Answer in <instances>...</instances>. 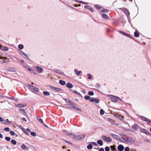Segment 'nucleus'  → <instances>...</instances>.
<instances>
[{"label": "nucleus", "instance_id": "14", "mask_svg": "<svg viewBox=\"0 0 151 151\" xmlns=\"http://www.w3.org/2000/svg\"><path fill=\"white\" fill-rule=\"evenodd\" d=\"M139 35V32L137 30H136L134 33V36L136 37H138Z\"/></svg>", "mask_w": 151, "mask_h": 151}, {"label": "nucleus", "instance_id": "34", "mask_svg": "<svg viewBox=\"0 0 151 151\" xmlns=\"http://www.w3.org/2000/svg\"><path fill=\"white\" fill-rule=\"evenodd\" d=\"M93 147V146L91 144H89L87 146V148L88 149L90 150Z\"/></svg>", "mask_w": 151, "mask_h": 151}, {"label": "nucleus", "instance_id": "53", "mask_svg": "<svg viewBox=\"0 0 151 151\" xmlns=\"http://www.w3.org/2000/svg\"><path fill=\"white\" fill-rule=\"evenodd\" d=\"M88 78L89 79H91L92 78V76H91V75L90 74L88 73Z\"/></svg>", "mask_w": 151, "mask_h": 151}, {"label": "nucleus", "instance_id": "49", "mask_svg": "<svg viewBox=\"0 0 151 151\" xmlns=\"http://www.w3.org/2000/svg\"><path fill=\"white\" fill-rule=\"evenodd\" d=\"M4 130L6 131L9 132L10 129L8 127H5L4 128Z\"/></svg>", "mask_w": 151, "mask_h": 151}, {"label": "nucleus", "instance_id": "36", "mask_svg": "<svg viewBox=\"0 0 151 151\" xmlns=\"http://www.w3.org/2000/svg\"><path fill=\"white\" fill-rule=\"evenodd\" d=\"M37 119L38 120V121L40 122L41 124H42L43 123V121L39 117H37Z\"/></svg>", "mask_w": 151, "mask_h": 151}, {"label": "nucleus", "instance_id": "46", "mask_svg": "<svg viewBox=\"0 0 151 151\" xmlns=\"http://www.w3.org/2000/svg\"><path fill=\"white\" fill-rule=\"evenodd\" d=\"M5 139L8 141H9L11 140V138L9 137H5Z\"/></svg>", "mask_w": 151, "mask_h": 151}, {"label": "nucleus", "instance_id": "22", "mask_svg": "<svg viewBox=\"0 0 151 151\" xmlns=\"http://www.w3.org/2000/svg\"><path fill=\"white\" fill-rule=\"evenodd\" d=\"M76 1L77 2L79 3H80L83 4H88V3L86 2H84L83 1H78L77 0H76Z\"/></svg>", "mask_w": 151, "mask_h": 151}, {"label": "nucleus", "instance_id": "2", "mask_svg": "<svg viewBox=\"0 0 151 151\" xmlns=\"http://www.w3.org/2000/svg\"><path fill=\"white\" fill-rule=\"evenodd\" d=\"M122 139L124 140L126 142H129L131 143H134L135 141L132 138L129 136H127L126 137V139L122 138Z\"/></svg>", "mask_w": 151, "mask_h": 151}, {"label": "nucleus", "instance_id": "64", "mask_svg": "<svg viewBox=\"0 0 151 151\" xmlns=\"http://www.w3.org/2000/svg\"><path fill=\"white\" fill-rule=\"evenodd\" d=\"M96 88H99L100 87V85L99 84H97L96 85Z\"/></svg>", "mask_w": 151, "mask_h": 151}, {"label": "nucleus", "instance_id": "56", "mask_svg": "<svg viewBox=\"0 0 151 151\" xmlns=\"http://www.w3.org/2000/svg\"><path fill=\"white\" fill-rule=\"evenodd\" d=\"M64 141L67 143H68L69 144H70V145H72V143H71L70 142H69V141H68L66 140H64Z\"/></svg>", "mask_w": 151, "mask_h": 151}, {"label": "nucleus", "instance_id": "60", "mask_svg": "<svg viewBox=\"0 0 151 151\" xmlns=\"http://www.w3.org/2000/svg\"><path fill=\"white\" fill-rule=\"evenodd\" d=\"M144 141L145 142H147L148 143H149L150 142V141L148 139H145Z\"/></svg>", "mask_w": 151, "mask_h": 151}, {"label": "nucleus", "instance_id": "61", "mask_svg": "<svg viewBox=\"0 0 151 151\" xmlns=\"http://www.w3.org/2000/svg\"><path fill=\"white\" fill-rule=\"evenodd\" d=\"M99 151H104V149L103 148H101L99 150Z\"/></svg>", "mask_w": 151, "mask_h": 151}, {"label": "nucleus", "instance_id": "23", "mask_svg": "<svg viewBox=\"0 0 151 151\" xmlns=\"http://www.w3.org/2000/svg\"><path fill=\"white\" fill-rule=\"evenodd\" d=\"M102 16L104 19H106L109 18L108 16L105 14H102Z\"/></svg>", "mask_w": 151, "mask_h": 151}, {"label": "nucleus", "instance_id": "42", "mask_svg": "<svg viewBox=\"0 0 151 151\" xmlns=\"http://www.w3.org/2000/svg\"><path fill=\"white\" fill-rule=\"evenodd\" d=\"M21 147L22 149H25L26 148V146L25 145L23 144L21 146Z\"/></svg>", "mask_w": 151, "mask_h": 151}, {"label": "nucleus", "instance_id": "30", "mask_svg": "<svg viewBox=\"0 0 151 151\" xmlns=\"http://www.w3.org/2000/svg\"><path fill=\"white\" fill-rule=\"evenodd\" d=\"M97 143L100 146H102L103 145L102 141L101 140L99 139L97 141Z\"/></svg>", "mask_w": 151, "mask_h": 151}, {"label": "nucleus", "instance_id": "40", "mask_svg": "<svg viewBox=\"0 0 151 151\" xmlns=\"http://www.w3.org/2000/svg\"><path fill=\"white\" fill-rule=\"evenodd\" d=\"M6 121V122H4V124H6L7 125L9 124L10 123L9 121L8 120V119H7Z\"/></svg>", "mask_w": 151, "mask_h": 151}, {"label": "nucleus", "instance_id": "1", "mask_svg": "<svg viewBox=\"0 0 151 151\" xmlns=\"http://www.w3.org/2000/svg\"><path fill=\"white\" fill-rule=\"evenodd\" d=\"M85 135V134H83L82 135L76 136L75 135L72 138L76 140H80L83 139Z\"/></svg>", "mask_w": 151, "mask_h": 151}, {"label": "nucleus", "instance_id": "51", "mask_svg": "<svg viewBox=\"0 0 151 151\" xmlns=\"http://www.w3.org/2000/svg\"><path fill=\"white\" fill-rule=\"evenodd\" d=\"M10 133L12 135H14L15 134V133L12 131H10Z\"/></svg>", "mask_w": 151, "mask_h": 151}, {"label": "nucleus", "instance_id": "39", "mask_svg": "<svg viewBox=\"0 0 151 151\" xmlns=\"http://www.w3.org/2000/svg\"><path fill=\"white\" fill-rule=\"evenodd\" d=\"M11 142L14 145H15L17 143V142L14 139L12 140Z\"/></svg>", "mask_w": 151, "mask_h": 151}, {"label": "nucleus", "instance_id": "25", "mask_svg": "<svg viewBox=\"0 0 151 151\" xmlns=\"http://www.w3.org/2000/svg\"><path fill=\"white\" fill-rule=\"evenodd\" d=\"M6 70L9 71L14 72L15 70V69L13 68H8Z\"/></svg>", "mask_w": 151, "mask_h": 151}, {"label": "nucleus", "instance_id": "48", "mask_svg": "<svg viewBox=\"0 0 151 151\" xmlns=\"http://www.w3.org/2000/svg\"><path fill=\"white\" fill-rule=\"evenodd\" d=\"M105 150L106 151H110V148L108 147H105Z\"/></svg>", "mask_w": 151, "mask_h": 151}, {"label": "nucleus", "instance_id": "16", "mask_svg": "<svg viewBox=\"0 0 151 151\" xmlns=\"http://www.w3.org/2000/svg\"><path fill=\"white\" fill-rule=\"evenodd\" d=\"M19 111L20 112L22 113L23 114L27 115V114L25 110L24 109H20L19 110Z\"/></svg>", "mask_w": 151, "mask_h": 151}, {"label": "nucleus", "instance_id": "62", "mask_svg": "<svg viewBox=\"0 0 151 151\" xmlns=\"http://www.w3.org/2000/svg\"><path fill=\"white\" fill-rule=\"evenodd\" d=\"M108 120L109 122H112V121H113V120H112L110 118H108Z\"/></svg>", "mask_w": 151, "mask_h": 151}, {"label": "nucleus", "instance_id": "59", "mask_svg": "<svg viewBox=\"0 0 151 151\" xmlns=\"http://www.w3.org/2000/svg\"><path fill=\"white\" fill-rule=\"evenodd\" d=\"M49 87L52 90H55V87L52 86H50Z\"/></svg>", "mask_w": 151, "mask_h": 151}, {"label": "nucleus", "instance_id": "12", "mask_svg": "<svg viewBox=\"0 0 151 151\" xmlns=\"http://www.w3.org/2000/svg\"><path fill=\"white\" fill-rule=\"evenodd\" d=\"M28 86H29L30 87V88H31L32 89L36 91H39V90L38 88H36L34 86H31V85H30L29 84H28Z\"/></svg>", "mask_w": 151, "mask_h": 151}, {"label": "nucleus", "instance_id": "13", "mask_svg": "<svg viewBox=\"0 0 151 151\" xmlns=\"http://www.w3.org/2000/svg\"><path fill=\"white\" fill-rule=\"evenodd\" d=\"M119 151H123L124 149V147L121 145H119L117 147Z\"/></svg>", "mask_w": 151, "mask_h": 151}, {"label": "nucleus", "instance_id": "11", "mask_svg": "<svg viewBox=\"0 0 151 151\" xmlns=\"http://www.w3.org/2000/svg\"><path fill=\"white\" fill-rule=\"evenodd\" d=\"M20 54L24 58L26 59H29V58L27 56V55L23 52L22 51H21L20 52Z\"/></svg>", "mask_w": 151, "mask_h": 151}, {"label": "nucleus", "instance_id": "7", "mask_svg": "<svg viewBox=\"0 0 151 151\" xmlns=\"http://www.w3.org/2000/svg\"><path fill=\"white\" fill-rule=\"evenodd\" d=\"M140 131L141 132L144 133L147 135H150V133L148 131L144 128H140Z\"/></svg>", "mask_w": 151, "mask_h": 151}, {"label": "nucleus", "instance_id": "15", "mask_svg": "<svg viewBox=\"0 0 151 151\" xmlns=\"http://www.w3.org/2000/svg\"><path fill=\"white\" fill-rule=\"evenodd\" d=\"M65 100L67 103L72 104L74 105L75 104L72 101L68 99H66Z\"/></svg>", "mask_w": 151, "mask_h": 151}, {"label": "nucleus", "instance_id": "20", "mask_svg": "<svg viewBox=\"0 0 151 151\" xmlns=\"http://www.w3.org/2000/svg\"><path fill=\"white\" fill-rule=\"evenodd\" d=\"M66 86L69 88H72L73 87V85L70 83H68L66 85Z\"/></svg>", "mask_w": 151, "mask_h": 151}, {"label": "nucleus", "instance_id": "45", "mask_svg": "<svg viewBox=\"0 0 151 151\" xmlns=\"http://www.w3.org/2000/svg\"><path fill=\"white\" fill-rule=\"evenodd\" d=\"M28 70L30 71L31 73L35 74V72L32 69L29 68Z\"/></svg>", "mask_w": 151, "mask_h": 151}, {"label": "nucleus", "instance_id": "26", "mask_svg": "<svg viewBox=\"0 0 151 151\" xmlns=\"http://www.w3.org/2000/svg\"><path fill=\"white\" fill-rule=\"evenodd\" d=\"M94 6L97 9V10L100 9L102 7L101 6H100L98 4H95L94 5Z\"/></svg>", "mask_w": 151, "mask_h": 151}, {"label": "nucleus", "instance_id": "38", "mask_svg": "<svg viewBox=\"0 0 151 151\" xmlns=\"http://www.w3.org/2000/svg\"><path fill=\"white\" fill-rule=\"evenodd\" d=\"M30 134L32 135L34 137H35L36 135V133L34 132H31Z\"/></svg>", "mask_w": 151, "mask_h": 151}, {"label": "nucleus", "instance_id": "31", "mask_svg": "<svg viewBox=\"0 0 151 151\" xmlns=\"http://www.w3.org/2000/svg\"><path fill=\"white\" fill-rule=\"evenodd\" d=\"M72 108H73L78 111H82V110L79 108L78 107L76 106H73V107H72Z\"/></svg>", "mask_w": 151, "mask_h": 151}, {"label": "nucleus", "instance_id": "43", "mask_svg": "<svg viewBox=\"0 0 151 151\" xmlns=\"http://www.w3.org/2000/svg\"><path fill=\"white\" fill-rule=\"evenodd\" d=\"M88 94L90 96H93L94 95V93L93 91H89L88 92Z\"/></svg>", "mask_w": 151, "mask_h": 151}, {"label": "nucleus", "instance_id": "50", "mask_svg": "<svg viewBox=\"0 0 151 151\" xmlns=\"http://www.w3.org/2000/svg\"><path fill=\"white\" fill-rule=\"evenodd\" d=\"M66 106H67V107L71 108H72V107H73V105L69 104H67L66 105Z\"/></svg>", "mask_w": 151, "mask_h": 151}, {"label": "nucleus", "instance_id": "54", "mask_svg": "<svg viewBox=\"0 0 151 151\" xmlns=\"http://www.w3.org/2000/svg\"><path fill=\"white\" fill-rule=\"evenodd\" d=\"M73 93H75V94H76L77 95H79L80 94V93H78V92H77L76 91H75V90H74L73 91Z\"/></svg>", "mask_w": 151, "mask_h": 151}, {"label": "nucleus", "instance_id": "63", "mask_svg": "<svg viewBox=\"0 0 151 151\" xmlns=\"http://www.w3.org/2000/svg\"><path fill=\"white\" fill-rule=\"evenodd\" d=\"M24 133L25 134H26L27 135H29V134L26 131H24Z\"/></svg>", "mask_w": 151, "mask_h": 151}, {"label": "nucleus", "instance_id": "24", "mask_svg": "<svg viewBox=\"0 0 151 151\" xmlns=\"http://www.w3.org/2000/svg\"><path fill=\"white\" fill-rule=\"evenodd\" d=\"M36 68L40 72H41L43 70L42 68L41 67L36 66Z\"/></svg>", "mask_w": 151, "mask_h": 151}, {"label": "nucleus", "instance_id": "44", "mask_svg": "<svg viewBox=\"0 0 151 151\" xmlns=\"http://www.w3.org/2000/svg\"><path fill=\"white\" fill-rule=\"evenodd\" d=\"M104 111L103 109H101L100 111V114L101 115H103L104 114Z\"/></svg>", "mask_w": 151, "mask_h": 151}, {"label": "nucleus", "instance_id": "8", "mask_svg": "<svg viewBox=\"0 0 151 151\" xmlns=\"http://www.w3.org/2000/svg\"><path fill=\"white\" fill-rule=\"evenodd\" d=\"M111 136L112 137L118 140H120L121 141H122L121 140V139L120 138V137L115 134H113V133H111L110 134Z\"/></svg>", "mask_w": 151, "mask_h": 151}, {"label": "nucleus", "instance_id": "3", "mask_svg": "<svg viewBox=\"0 0 151 151\" xmlns=\"http://www.w3.org/2000/svg\"><path fill=\"white\" fill-rule=\"evenodd\" d=\"M119 9L122 10L127 17H129L130 13L127 9L125 8H119Z\"/></svg>", "mask_w": 151, "mask_h": 151}, {"label": "nucleus", "instance_id": "52", "mask_svg": "<svg viewBox=\"0 0 151 151\" xmlns=\"http://www.w3.org/2000/svg\"><path fill=\"white\" fill-rule=\"evenodd\" d=\"M110 147L111 149V151H112V150L113 149H115V148H115V146H114V145L111 146Z\"/></svg>", "mask_w": 151, "mask_h": 151}, {"label": "nucleus", "instance_id": "19", "mask_svg": "<svg viewBox=\"0 0 151 151\" xmlns=\"http://www.w3.org/2000/svg\"><path fill=\"white\" fill-rule=\"evenodd\" d=\"M140 119L143 121H145L146 122H147L148 121H149V119L147 118L142 116H140Z\"/></svg>", "mask_w": 151, "mask_h": 151}, {"label": "nucleus", "instance_id": "28", "mask_svg": "<svg viewBox=\"0 0 151 151\" xmlns=\"http://www.w3.org/2000/svg\"><path fill=\"white\" fill-rule=\"evenodd\" d=\"M109 12V10L106 9H104L101 11V13L105 12L106 13H108Z\"/></svg>", "mask_w": 151, "mask_h": 151}, {"label": "nucleus", "instance_id": "18", "mask_svg": "<svg viewBox=\"0 0 151 151\" xmlns=\"http://www.w3.org/2000/svg\"><path fill=\"white\" fill-rule=\"evenodd\" d=\"M132 127L135 130H137L139 128V126L137 124H134L133 125Z\"/></svg>", "mask_w": 151, "mask_h": 151}, {"label": "nucleus", "instance_id": "21", "mask_svg": "<svg viewBox=\"0 0 151 151\" xmlns=\"http://www.w3.org/2000/svg\"><path fill=\"white\" fill-rule=\"evenodd\" d=\"M2 58H4V59L5 60L4 61V62L5 63H8L9 62V61L8 60H7V58L6 57H0V59H1Z\"/></svg>", "mask_w": 151, "mask_h": 151}, {"label": "nucleus", "instance_id": "9", "mask_svg": "<svg viewBox=\"0 0 151 151\" xmlns=\"http://www.w3.org/2000/svg\"><path fill=\"white\" fill-rule=\"evenodd\" d=\"M89 101L91 102H95L96 103L98 104L99 102V100L98 99H95L94 98H92Z\"/></svg>", "mask_w": 151, "mask_h": 151}, {"label": "nucleus", "instance_id": "10", "mask_svg": "<svg viewBox=\"0 0 151 151\" xmlns=\"http://www.w3.org/2000/svg\"><path fill=\"white\" fill-rule=\"evenodd\" d=\"M84 8L85 9H89L91 12H94V10L90 6L85 5L84 6Z\"/></svg>", "mask_w": 151, "mask_h": 151}, {"label": "nucleus", "instance_id": "6", "mask_svg": "<svg viewBox=\"0 0 151 151\" xmlns=\"http://www.w3.org/2000/svg\"><path fill=\"white\" fill-rule=\"evenodd\" d=\"M102 138L106 142H110L112 141V139L111 138L107 137L105 135L102 136Z\"/></svg>", "mask_w": 151, "mask_h": 151}, {"label": "nucleus", "instance_id": "55", "mask_svg": "<svg viewBox=\"0 0 151 151\" xmlns=\"http://www.w3.org/2000/svg\"><path fill=\"white\" fill-rule=\"evenodd\" d=\"M130 149L128 147H126L125 148V151H129Z\"/></svg>", "mask_w": 151, "mask_h": 151}, {"label": "nucleus", "instance_id": "33", "mask_svg": "<svg viewBox=\"0 0 151 151\" xmlns=\"http://www.w3.org/2000/svg\"><path fill=\"white\" fill-rule=\"evenodd\" d=\"M17 106L19 108H20L24 107L26 105H24V104H20L17 105Z\"/></svg>", "mask_w": 151, "mask_h": 151}, {"label": "nucleus", "instance_id": "58", "mask_svg": "<svg viewBox=\"0 0 151 151\" xmlns=\"http://www.w3.org/2000/svg\"><path fill=\"white\" fill-rule=\"evenodd\" d=\"M116 117L120 120H122V117L119 115L117 116Z\"/></svg>", "mask_w": 151, "mask_h": 151}, {"label": "nucleus", "instance_id": "27", "mask_svg": "<svg viewBox=\"0 0 151 151\" xmlns=\"http://www.w3.org/2000/svg\"><path fill=\"white\" fill-rule=\"evenodd\" d=\"M75 72L77 75L78 76L80 75V73L81 72V71H78L77 70L75 69Z\"/></svg>", "mask_w": 151, "mask_h": 151}, {"label": "nucleus", "instance_id": "35", "mask_svg": "<svg viewBox=\"0 0 151 151\" xmlns=\"http://www.w3.org/2000/svg\"><path fill=\"white\" fill-rule=\"evenodd\" d=\"M66 134L69 137H73L75 135L74 134H73L71 133H67Z\"/></svg>", "mask_w": 151, "mask_h": 151}, {"label": "nucleus", "instance_id": "5", "mask_svg": "<svg viewBox=\"0 0 151 151\" xmlns=\"http://www.w3.org/2000/svg\"><path fill=\"white\" fill-rule=\"evenodd\" d=\"M119 100H122L121 99L119 98L116 96H112V97H111V100L112 102H116Z\"/></svg>", "mask_w": 151, "mask_h": 151}, {"label": "nucleus", "instance_id": "41", "mask_svg": "<svg viewBox=\"0 0 151 151\" xmlns=\"http://www.w3.org/2000/svg\"><path fill=\"white\" fill-rule=\"evenodd\" d=\"M84 98L85 99H86V100H88L89 99V100H90L91 99L90 96H88V95L86 96H85L84 97Z\"/></svg>", "mask_w": 151, "mask_h": 151}, {"label": "nucleus", "instance_id": "4", "mask_svg": "<svg viewBox=\"0 0 151 151\" xmlns=\"http://www.w3.org/2000/svg\"><path fill=\"white\" fill-rule=\"evenodd\" d=\"M118 32L120 34H122V35L124 36L125 37H127L129 38H133L129 34L127 33L126 32H125L121 30H119L118 31Z\"/></svg>", "mask_w": 151, "mask_h": 151}, {"label": "nucleus", "instance_id": "47", "mask_svg": "<svg viewBox=\"0 0 151 151\" xmlns=\"http://www.w3.org/2000/svg\"><path fill=\"white\" fill-rule=\"evenodd\" d=\"M55 90L56 91H61V89L59 88L55 87Z\"/></svg>", "mask_w": 151, "mask_h": 151}, {"label": "nucleus", "instance_id": "32", "mask_svg": "<svg viewBox=\"0 0 151 151\" xmlns=\"http://www.w3.org/2000/svg\"><path fill=\"white\" fill-rule=\"evenodd\" d=\"M43 93L46 96H49L50 95V93L47 91H43Z\"/></svg>", "mask_w": 151, "mask_h": 151}, {"label": "nucleus", "instance_id": "17", "mask_svg": "<svg viewBox=\"0 0 151 151\" xmlns=\"http://www.w3.org/2000/svg\"><path fill=\"white\" fill-rule=\"evenodd\" d=\"M0 49L4 51H7L9 49L7 47L2 46L0 45Z\"/></svg>", "mask_w": 151, "mask_h": 151}, {"label": "nucleus", "instance_id": "29", "mask_svg": "<svg viewBox=\"0 0 151 151\" xmlns=\"http://www.w3.org/2000/svg\"><path fill=\"white\" fill-rule=\"evenodd\" d=\"M59 83L62 85H65V81L60 80L59 81Z\"/></svg>", "mask_w": 151, "mask_h": 151}, {"label": "nucleus", "instance_id": "37", "mask_svg": "<svg viewBox=\"0 0 151 151\" xmlns=\"http://www.w3.org/2000/svg\"><path fill=\"white\" fill-rule=\"evenodd\" d=\"M18 48L20 50L23 49L24 48V46L22 45L19 44L18 46Z\"/></svg>", "mask_w": 151, "mask_h": 151}, {"label": "nucleus", "instance_id": "57", "mask_svg": "<svg viewBox=\"0 0 151 151\" xmlns=\"http://www.w3.org/2000/svg\"><path fill=\"white\" fill-rule=\"evenodd\" d=\"M91 144H92L94 145L95 146H98V145L95 142H91Z\"/></svg>", "mask_w": 151, "mask_h": 151}]
</instances>
